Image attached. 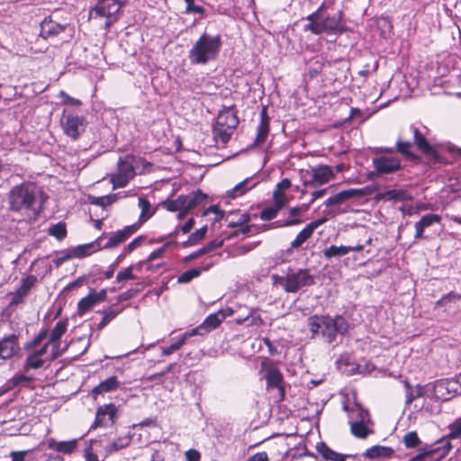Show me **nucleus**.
Instances as JSON below:
<instances>
[{
  "label": "nucleus",
  "instance_id": "obj_17",
  "mask_svg": "<svg viewBox=\"0 0 461 461\" xmlns=\"http://www.w3.org/2000/svg\"><path fill=\"white\" fill-rule=\"evenodd\" d=\"M107 293L106 290L102 289L98 292L91 290L89 294L83 297L77 303V313L84 315L94 306L106 300Z\"/></svg>",
  "mask_w": 461,
  "mask_h": 461
},
{
  "label": "nucleus",
  "instance_id": "obj_14",
  "mask_svg": "<svg viewBox=\"0 0 461 461\" xmlns=\"http://www.w3.org/2000/svg\"><path fill=\"white\" fill-rule=\"evenodd\" d=\"M122 5L118 0H99L95 7L97 15L106 17L105 26L109 27L118 19Z\"/></svg>",
  "mask_w": 461,
  "mask_h": 461
},
{
  "label": "nucleus",
  "instance_id": "obj_2",
  "mask_svg": "<svg viewBox=\"0 0 461 461\" xmlns=\"http://www.w3.org/2000/svg\"><path fill=\"white\" fill-rule=\"evenodd\" d=\"M222 46L219 34L203 32L192 45L188 59L192 65H206L218 59Z\"/></svg>",
  "mask_w": 461,
  "mask_h": 461
},
{
  "label": "nucleus",
  "instance_id": "obj_34",
  "mask_svg": "<svg viewBox=\"0 0 461 461\" xmlns=\"http://www.w3.org/2000/svg\"><path fill=\"white\" fill-rule=\"evenodd\" d=\"M359 194L360 191L357 189L343 190L326 199L324 202V205H326L327 207L339 205L345 203L346 201L357 196Z\"/></svg>",
  "mask_w": 461,
  "mask_h": 461
},
{
  "label": "nucleus",
  "instance_id": "obj_22",
  "mask_svg": "<svg viewBox=\"0 0 461 461\" xmlns=\"http://www.w3.org/2000/svg\"><path fill=\"white\" fill-rule=\"evenodd\" d=\"M326 221L325 218L318 219L308 223L295 237V239L291 242L290 248L292 249L300 248L306 240H308L314 230L322 225Z\"/></svg>",
  "mask_w": 461,
  "mask_h": 461
},
{
  "label": "nucleus",
  "instance_id": "obj_28",
  "mask_svg": "<svg viewBox=\"0 0 461 461\" xmlns=\"http://www.w3.org/2000/svg\"><path fill=\"white\" fill-rule=\"evenodd\" d=\"M317 452L325 459L326 461H346L348 459L357 458V456L351 455H343L338 453L329 447L324 442L318 443L316 446Z\"/></svg>",
  "mask_w": 461,
  "mask_h": 461
},
{
  "label": "nucleus",
  "instance_id": "obj_39",
  "mask_svg": "<svg viewBox=\"0 0 461 461\" xmlns=\"http://www.w3.org/2000/svg\"><path fill=\"white\" fill-rule=\"evenodd\" d=\"M413 130V138L414 142L421 152H423L426 155H431L433 154L434 150L432 147L429 145L428 140H426L424 133L420 131L419 129L412 127Z\"/></svg>",
  "mask_w": 461,
  "mask_h": 461
},
{
  "label": "nucleus",
  "instance_id": "obj_56",
  "mask_svg": "<svg viewBox=\"0 0 461 461\" xmlns=\"http://www.w3.org/2000/svg\"><path fill=\"white\" fill-rule=\"evenodd\" d=\"M387 195L390 199L401 202L407 201L411 198V195L404 190H391L387 192Z\"/></svg>",
  "mask_w": 461,
  "mask_h": 461
},
{
  "label": "nucleus",
  "instance_id": "obj_50",
  "mask_svg": "<svg viewBox=\"0 0 461 461\" xmlns=\"http://www.w3.org/2000/svg\"><path fill=\"white\" fill-rule=\"evenodd\" d=\"M88 201L91 204L106 207L116 201V194L104 196H89Z\"/></svg>",
  "mask_w": 461,
  "mask_h": 461
},
{
  "label": "nucleus",
  "instance_id": "obj_36",
  "mask_svg": "<svg viewBox=\"0 0 461 461\" xmlns=\"http://www.w3.org/2000/svg\"><path fill=\"white\" fill-rule=\"evenodd\" d=\"M350 429L352 434L359 438H366L370 433L373 432L371 426L372 421H351Z\"/></svg>",
  "mask_w": 461,
  "mask_h": 461
},
{
  "label": "nucleus",
  "instance_id": "obj_10",
  "mask_svg": "<svg viewBox=\"0 0 461 461\" xmlns=\"http://www.w3.org/2000/svg\"><path fill=\"white\" fill-rule=\"evenodd\" d=\"M448 430V433L445 437L437 441L434 447H430L431 452L438 453L436 461H440L448 454L452 448L449 443L450 439H456L461 437V418L449 424Z\"/></svg>",
  "mask_w": 461,
  "mask_h": 461
},
{
  "label": "nucleus",
  "instance_id": "obj_5",
  "mask_svg": "<svg viewBox=\"0 0 461 461\" xmlns=\"http://www.w3.org/2000/svg\"><path fill=\"white\" fill-rule=\"evenodd\" d=\"M207 195L201 190L180 194L175 199H167L162 207L171 212H177L178 220L184 219L192 210L206 202Z\"/></svg>",
  "mask_w": 461,
  "mask_h": 461
},
{
  "label": "nucleus",
  "instance_id": "obj_52",
  "mask_svg": "<svg viewBox=\"0 0 461 461\" xmlns=\"http://www.w3.org/2000/svg\"><path fill=\"white\" fill-rule=\"evenodd\" d=\"M121 312V309L115 305L110 306L104 311V317L99 322L98 327H105L113 319H114Z\"/></svg>",
  "mask_w": 461,
  "mask_h": 461
},
{
  "label": "nucleus",
  "instance_id": "obj_51",
  "mask_svg": "<svg viewBox=\"0 0 461 461\" xmlns=\"http://www.w3.org/2000/svg\"><path fill=\"white\" fill-rule=\"evenodd\" d=\"M49 234L55 237L58 240H62L67 236L66 223L59 221L49 228Z\"/></svg>",
  "mask_w": 461,
  "mask_h": 461
},
{
  "label": "nucleus",
  "instance_id": "obj_42",
  "mask_svg": "<svg viewBox=\"0 0 461 461\" xmlns=\"http://www.w3.org/2000/svg\"><path fill=\"white\" fill-rule=\"evenodd\" d=\"M393 454L391 447L383 446H373L363 453V457L375 459L381 456H390Z\"/></svg>",
  "mask_w": 461,
  "mask_h": 461
},
{
  "label": "nucleus",
  "instance_id": "obj_9",
  "mask_svg": "<svg viewBox=\"0 0 461 461\" xmlns=\"http://www.w3.org/2000/svg\"><path fill=\"white\" fill-rule=\"evenodd\" d=\"M374 170L369 173L371 177L394 173L402 168V161L394 155L375 156L372 160Z\"/></svg>",
  "mask_w": 461,
  "mask_h": 461
},
{
  "label": "nucleus",
  "instance_id": "obj_31",
  "mask_svg": "<svg viewBox=\"0 0 461 461\" xmlns=\"http://www.w3.org/2000/svg\"><path fill=\"white\" fill-rule=\"evenodd\" d=\"M121 386V382L117 379L115 375H112L107 379L100 382L96 386H95L91 393L93 396H96L99 394H103L105 393H110L116 391Z\"/></svg>",
  "mask_w": 461,
  "mask_h": 461
},
{
  "label": "nucleus",
  "instance_id": "obj_53",
  "mask_svg": "<svg viewBox=\"0 0 461 461\" xmlns=\"http://www.w3.org/2000/svg\"><path fill=\"white\" fill-rule=\"evenodd\" d=\"M49 330L42 329L34 338L33 339L28 343L25 347L26 350H30L31 348H37L40 346L42 341L48 337Z\"/></svg>",
  "mask_w": 461,
  "mask_h": 461
},
{
  "label": "nucleus",
  "instance_id": "obj_25",
  "mask_svg": "<svg viewBox=\"0 0 461 461\" xmlns=\"http://www.w3.org/2000/svg\"><path fill=\"white\" fill-rule=\"evenodd\" d=\"M270 118L267 115V108L264 107L260 112V122L257 127V135L254 145L260 147L267 141L269 133Z\"/></svg>",
  "mask_w": 461,
  "mask_h": 461
},
{
  "label": "nucleus",
  "instance_id": "obj_11",
  "mask_svg": "<svg viewBox=\"0 0 461 461\" xmlns=\"http://www.w3.org/2000/svg\"><path fill=\"white\" fill-rule=\"evenodd\" d=\"M434 394L444 402L461 394V373L453 378L438 381L434 386Z\"/></svg>",
  "mask_w": 461,
  "mask_h": 461
},
{
  "label": "nucleus",
  "instance_id": "obj_6",
  "mask_svg": "<svg viewBox=\"0 0 461 461\" xmlns=\"http://www.w3.org/2000/svg\"><path fill=\"white\" fill-rule=\"evenodd\" d=\"M239 124V119L233 106L222 109L213 125V135L216 140L225 144L230 139Z\"/></svg>",
  "mask_w": 461,
  "mask_h": 461
},
{
  "label": "nucleus",
  "instance_id": "obj_37",
  "mask_svg": "<svg viewBox=\"0 0 461 461\" xmlns=\"http://www.w3.org/2000/svg\"><path fill=\"white\" fill-rule=\"evenodd\" d=\"M30 350L45 361H51L59 355V349H54L49 341H46L40 348H33Z\"/></svg>",
  "mask_w": 461,
  "mask_h": 461
},
{
  "label": "nucleus",
  "instance_id": "obj_30",
  "mask_svg": "<svg viewBox=\"0 0 461 461\" xmlns=\"http://www.w3.org/2000/svg\"><path fill=\"white\" fill-rule=\"evenodd\" d=\"M309 208V204H303L301 206H294L289 209V215L292 217V219L285 220L284 221H277L275 222V224L277 227H289V226H295L299 225L303 222V220L301 219V214L303 212L307 211Z\"/></svg>",
  "mask_w": 461,
  "mask_h": 461
},
{
  "label": "nucleus",
  "instance_id": "obj_38",
  "mask_svg": "<svg viewBox=\"0 0 461 461\" xmlns=\"http://www.w3.org/2000/svg\"><path fill=\"white\" fill-rule=\"evenodd\" d=\"M138 206L140 209L139 217V222L140 224L146 222L156 212V209L151 206L150 203L145 197H139Z\"/></svg>",
  "mask_w": 461,
  "mask_h": 461
},
{
  "label": "nucleus",
  "instance_id": "obj_46",
  "mask_svg": "<svg viewBox=\"0 0 461 461\" xmlns=\"http://www.w3.org/2000/svg\"><path fill=\"white\" fill-rule=\"evenodd\" d=\"M406 389V404L410 405L415 399L420 398L423 395V388L420 384L415 387H411L408 381L403 382Z\"/></svg>",
  "mask_w": 461,
  "mask_h": 461
},
{
  "label": "nucleus",
  "instance_id": "obj_26",
  "mask_svg": "<svg viewBox=\"0 0 461 461\" xmlns=\"http://www.w3.org/2000/svg\"><path fill=\"white\" fill-rule=\"evenodd\" d=\"M78 441L79 438H74L68 441H58L50 438L46 440V445L50 450H54L64 455H70L77 449Z\"/></svg>",
  "mask_w": 461,
  "mask_h": 461
},
{
  "label": "nucleus",
  "instance_id": "obj_29",
  "mask_svg": "<svg viewBox=\"0 0 461 461\" xmlns=\"http://www.w3.org/2000/svg\"><path fill=\"white\" fill-rule=\"evenodd\" d=\"M137 229L138 227L135 224H133L126 226L122 230H119L112 233L108 241L104 244V247L110 248L125 241L130 236H131L137 230Z\"/></svg>",
  "mask_w": 461,
  "mask_h": 461
},
{
  "label": "nucleus",
  "instance_id": "obj_20",
  "mask_svg": "<svg viewBox=\"0 0 461 461\" xmlns=\"http://www.w3.org/2000/svg\"><path fill=\"white\" fill-rule=\"evenodd\" d=\"M441 216L435 213H427L414 223V242L428 239V236L424 235L426 229L431 227L434 224L440 223Z\"/></svg>",
  "mask_w": 461,
  "mask_h": 461
},
{
  "label": "nucleus",
  "instance_id": "obj_32",
  "mask_svg": "<svg viewBox=\"0 0 461 461\" xmlns=\"http://www.w3.org/2000/svg\"><path fill=\"white\" fill-rule=\"evenodd\" d=\"M36 281V277L34 276H28L25 278H23L20 286L14 292L12 303H19L23 301V299L29 294L32 287L34 285Z\"/></svg>",
  "mask_w": 461,
  "mask_h": 461
},
{
  "label": "nucleus",
  "instance_id": "obj_1",
  "mask_svg": "<svg viewBox=\"0 0 461 461\" xmlns=\"http://www.w3.org/2000/svg\"><path fill=\"white\" fill-rule=\"evenodd\" d=\"M43 203L42 192L31 182L15 185L9 193L10 209L20 212L31 219H35L40 214Z\"/></svg>",
  "mask_w": 461,
  "mask_h": 461
},
{
  "label": "nucleus",
  "instance_id": "obj_40",
  "mask_svg": "<svg viewBox=\"0 0 461 461\" xmlns=\"http://www.w3.org/2000/svg\"><path fill=\"white\" fill-rule=\"evenodd\" d=\"M131 442V436L130 433L119 436L105 447V451L109 454L119 451L128 447Z\"/></svg>",
  "mask_w": 461,
  "mask_h": 461
},
{
  "label": "nucleus",
  "instance_id": "obj_60",
  "mask_svg": "<svg viewBox=\"0 0 461 461\" xmlns=\"http://www.w3.org/2000/svg\"><path fill=\"white\" fill-rule=\"evenodd\" d=\"M186 3V12L194 13L197 14H203L204 13V8L202 5H196L194 3V0H185Z\"/></svg>",
  "mask_w": 461,
  "mask_h": 461
},
{
  "label": "nucleus",
  "instance_id": "obj_16",
  "mask_svg": "<svg viewBox=\"0 0 461 461\" xmlns=\"http://www.w3.org/2000/svg\"><path fill=\"white\" fill-rule=\"evenodd\" d=\"M117 408L113 403L104 404L100 406L95 414V420L91 429H95L98 426L101 427H109L112 426L116 418Z\"/></svg>",
  "mask_w": 461,
  "mask_h": 461
},
{
  "label": "nucleus",
  "instance_id": "obj_49",
  "mask_svg": "<svg viewBox=\"0 0 461 461\" xmlns=\"http://www.w3.org/2000/svg\"><path fill=\"white\" fill-rule=\"evenodd\" d=\"M95 245L94 243L80 245L76 248L70 249L71 256L73 258H82L89 256L95 250Z\"/></svg>",
  "mask_w": 461,
  "mask_h": 461
},
{
  "label": "nucleus",
  "instance_id": "obj_62",
  "mask_svg": "<svg viewBox=\"0 0 461 461\" xmlns=\"http://www.w3.org/2000/svg\"><path fill=\"white\" fill-rule=\"evenodd\" d=\"M85 461H101L99 456L94 452L92 446H88L84 450Z\"/></svg>",
  "mask_w": 461,
  "mask_h": 461
},
{
  "label": "nucleus",
  "instance_id": "obj_33",
  "mask_svg": "<svg viewBox=\"0 0 461 461\" xmlns=\"http://www.w3.org/2000/svg\"><path fill=\"white\" fill-rule=\"evenodd\" d=\"M68 325V320H60L55 324L50 332H49L48 341L53 346L54 349L59 348V339L66 333Z\"/></svg>",
  "mask_w": 461,
  "mask_h": 461
},
{
  "label": "nucleus",
  "instance_id": "obj_27",
  "mask_svg": "<svg viewBox=\"0 0 461 461\" xmlns=\"http://www.w3.org/2000/svg\"><path fill=\"white\" fill-rule=\"evenodd\" d=\"M343 409L348 412L349 424L351 421H370L368 411L357 402H354L352 405L344 404Z\"/></svg>",
  "mask_w": 461,
  "mask_h": 461
},
{
  "label": "nucleus",
  "instance_id": "obj_54",
  "mask_svg": "<svg viewBox=\"0 0 461 461\" xmlns=\"http://www.w3.org/2000/svg\"><path fill=\"white\" fill-rule=\"evenodd\" d=\"M207 231V227L203 226L198 230H196L194 232H193L187 241L185 242L187 245H194L198 243L201 240H203L205 237Z\"/></svg>",
  "mask_w": 461,
  "mask_h": 461
},
{
  "label": "nucleus",
  "instance_id": "obj_12",
  "mask_svg": "<svg viewBox=\"0 0 461 461\" xmlns=\"http://www.w3.org/2000/svg\"><path fill=\"white\" fill-rule=\"evenodd\" d=\"M135 176L131 158H121L118 162V171L112 176L113 188H121L127 185Z\"/></svg>",
  "mask_w": 461,
  "mask_h": 461
},
{
  "label": "nucleus",
  "instance_id": "obj_59",
  "mask_svg": "<svg viewBox=\"0 0 461 461\" xmlns=\"http://www.w3.org/2000/svg\"><path fill=\"white\" fill-rule=\"evenodd\" d=\"M12 380L14 385H27L32 381V377L23 374H17L13 377Z\"/></svg>",
  "mask_w": 461,
  "mask_h": 461
},
{
  "label": "nucleus",
  "instance_id": "obj_64",
  "mask_svg": "<svg viewBox=\"0 0 461 461\" xmlns=\"http://www.w3.org/2000/svg\"><path fill=\"white\" fill-rule=\"evenodd\" d=\"M185 456L186 461H200L201 459L200 452L194 448L188 449Z\"/></svg>",
  "mask_w": 461,
  "mask_h": 461
},
{
  "label": "nucleus",
  "instance_id": "obj_35",
  "mask_svg": "<svg viewBox=\"0 0 461 461\" xmlns=\"http://www.w3.org/2000/svg\"><path fill=\"white\" fill-rule=\"evenodd\" d=\"M258 184V181L255 180L253 177H247L237 184L232 189L229 190L227 195L230 198L240 197L254 188Z\"/></svg>",
  "mask_w": 461,
  "mask_h": 461
},
{
  "label": "nucleus",
  "instance_id": "obj_44",
  "mask_svg": "<svg viewBox=\"0 0 461 461\" xmlns=\"http://www.w3.org/2000/svg\"><path fill=\"white\" fill-rule=\"evenodd\" d=\"M145 264V262H140L135 265H131L123 270L120 271L117 274L116 280L119 283L125 282L128 280H134L137 278V276L134 275L135 271H140L142 265Z\"/></svg>",
  "mask_w": 461,
  "mask_h": 461
},
{
  "label": "nucleus",
  "instance_id": "obj_45",
  "mask_svg": "<svg viewBox=\"0 0 461 461\" xmlns=\"http://www.w3.org/2000/svg\"><path fill=\"white\" fill-rule=\"evenodd\" d=\"M27 351H28V355L26 357L24 366H23L26 371L31 370V369H39V368L42 367L43 365L47 362L41 357L34 354L32 351H31V350H27Z\"/></svg>",
  "mask_w": 461,
  "mask_h": 461
},
{
  "label": "nucleus",
  "instance_id": "obj_23",
  "mask_svg": "<svg viewBox=\"0 0 461 461\" xmlns=\"http://www.w3.org/2000/svg\"><path fill=\"white\" fill-rule=\"evenodd\" d=\"M312 181L310 185H324L335 178L333 168L328 165H320L311 170Z\"/></svg>",
  "mask_w": 461,
  "mask_h": 461
},
{
  "label": "nucleus",
  "instance_id": "obj_55",
  "mask_svg": "<svg viewBox=\"0 0 461 461\" xmlns=\"http://www.w3.org/2000/svg\"><path fill=\"white\" fill-rule=\"evenodd\" d=\"M403 443L409 448L417 447L420 444L418 434L415 431L408 432L403 437Z\"/></svg>",
  "mask_w": 461,
  "mask_h": 461
},
{
  "label": "nucleus",
  "instance_id": "obj_57",
  "mask_svg": "<svg viewBox=\"0 0 461 461\" xmlns=\"http://www.w3.org/2000/svg\"><path fill=\"white\" fill-rule=\"evenodd\" d=\"M174 244V242L172 241H168V242H166L163 246H161L160 248L155 249L154 251H152L148 258H147V262L146 263H149V262H151L157 258H159L162 257V255L165 253L167 248L170 245Z\"/></svg>",
  "mask_w": 461,
  "mask_h": 461
},
{
  "label": "nucleus",
  "instance_id": "obj_43",
  "mask_svg": "<svg viewBox=\"0 0 461 461\" xmlns=\"http://www.w3.org/2000/svg\"><path fill=\"white\" fill-rule=\"evenodd\" d=\"M191 337H192V335L189 332V330L183 333L170 346H168L167 348H162L161 355L163 357H166V356H169V355L175 353L176 351L179 350L185 344L186 340Z\"/></svg>",
  "mask_w": 461,
  "mask_h": 461
},
{
  "label": "nucleus",
  "instance_id": "obj_15",
  "mask_svg": "<svg viewBox=\"0 0 461 461\" xmlns=\"http://www.w3.org/2000/svg\"><path fill=\"white\" fill-rule=\"evenodd\" d=\"M267 385L269 391H276L274 395L276 402H281L285 398V384L283 375L279 370L270 368L266 375Z\"/></svg>",
  "mask_w": 461,
  "mask_h": 461
},
{
  "label": "nucleus",
  "instance_id": "obj_58",
  "mask_svg": "<svg viewBox=\"0 0 461 461\" xmlns=\"http://www.w3.org/2000/svg\"><path fill=\"white\" fill-rule=\"evenodd\" d=\"M59 96L62 99V103L65 104H70L73 106H79L82 104V102L79 99H77V98H74V97L68 95L64 91H60Z\"/></svg>",
  "mask_w": 461,
  "mask_h": 461
},
{
  "label": "nucleus",
  "instance_id": "obj_3",
  "mask_svg": "<svg viewBox=\"0 0 461 461\" xmlns=\"http://www.w3.org/2000/svg\"><path fill=\"white\" fill-rule=\"evenodd\" d=\"M308 325L313 336L321 335L328 343L333 342L337 334H345L349 327L341 315L335 318L314 315L308 319Z\"/></svg>",
  "mask_w": 461,
  "mask_h": 461
},
{
  "label": "nucleus",
  "instance_id": "obj_24",
  "mask_svg": "<svg viewBox=\"0 0 461 461\" xmlns=\"http://www.w3.org/2000/svg\"><path fill=\"white\" fill-rule=\"evenodd\" d=\"M40 36L45 40L54 38L66 30L67 24H61L50 18H45L41 23Z\"/></svg>",
  "mask_w": 461,
  "mask_h": 461
},
{
  "label": "nucleus",
  "instance_id": "obj_4",
  "mask_svg": "<svg viewBox=\"0 0 461 461\" xmlns=\"http://www.w3.org/2000/svg\"><path fill=\"white\" fill-rule=\"evenodd\" d=\"M321 9L322 5L306 17L309 23L304 25V31H310L317 35L321 33L338 35L344 32L346 25L342 20V13L338 12L324 17L321 13Z\"/></svg>",
  "mask_w": 461,
  "mask_h": 461
},
{
  "label": "nucleus",
  "instance_id": "obj_21",
  "mask_svg": "<svg viewBox=\"0 0 461 461\" xmlns=\"http://www.w3.org/2000/svg\"><path fill=\"white\" fill-rule=\"evenodd\" d=\"M274 203L271 205L266 206L260 212V219L262 221H270L275 219L280 210H282L287 203L285 194H280L278 192L273 193Z\"/></svg>",
  "mask_w": 461,
  "mask_h": 461
},
{
  "label": "nucleus",
  "instance_id": "obj_61",
  "mask_svg": "<svg viewBox=\"0 0 461 461\" xmlns=\"http://www.w3.org/2000/svg\"><path fill=\"white\" fill-rule=\"evenodd\" d=\"M291 187V181L288 178L282 179L277 183L276 189L273 193L278 192L280 194H285L284 191Z\"/></svg>",
  "mask_w": 461,
  "mask_h": 461
},
{
  "label": "nucleus",
  "instance_id": "obj_7",
  "mask_svg": "<svg viewBox=\"0 0 461 461\" xmlns=\"http://www.w3.org/2000/svg\"><path fill=\"white\" fill-rule=\"evenodd\" d=\"M278 284L284 287L285 292L296 293L303 287L312 285L314 284V277L308 269H298L295 272L288 273L285 276L280 277Z\"/></svg>",
  "mask_w": 461,
  "mask_h": 461
},
{
  "label": "nucleus",
  "instance_id": "obj_18",
  "mask_svg": "<svg viewBox=\"0 0 461 461\" xmlns=\"http://www.w3.org/2000/svg\"><path fill=\"white\" fill-rule=\"evenodd\" d=\"M20 351L18 337L9 334L0 339V363L12 358Z\"/></svg>",
  "mask_w": 461,
  "mask_h": 461
},
{
  "label": "nucleus",
  "instance_id": "obj_48",
  "mask_svg": "<svg viewBox=\"0 0 461 461\" xmlns=\"http://www.w3.org/2000/svg\"><path fill=\"white\" fill-rule=\"evenodd\" d=\"M236 322L238 324H244L248 322V326L259 327L263 324V319L257 311L250 309L244 319H236Z\"/></svg>",
  "mask_w": 461,
  "mask_h": 461
},
{
  "label": "nucleus",
  "instance_id": "obj_13",
  "mask_svg": "<svg viewBox=\"0 0 461 461\" xmlns=\"http://www.w3.org/2000/svg\"><path fill=\"white\" fill-rule=\"evenodd\" d=\"M209 213H214V221L224 220L228 227L241 226L249 221V216L246 213L229 212L226 214L224 211L220 210L216 205L207 208L203 215L207 216Z\"/></svg>",
  "mask_w": 461,
  "mask_h": 461
},
{
  "label": "nucleus",
  "instance_id": "obj_47",
  "mask_svg": "<svg viewBox=\"0 0 461 461\" xmlns=\"http://www.w3.org/2000/svg\"><path fill=\"white\" fill-rule=\"evenodd\" d=\"M322 253H323V257L326 259H331L333 258H340L342 256L348 254V249H347V246H343V245H341V246L331 245V246L324 249Z\"/></svg>",
  "mask_w": 461,
  "mask_h": 461
},
{
  "label": "nucleus",
  "instance_id": "obj_19",
  "mask_svg": "<svg viewBox=\"0 0 461 461\" xmlns=\"http://www.w3.org/2000/svg\"><path fill=\"white\" fill-rule=\"evenodd\" d=\"M223 321L224 316L221 312L211 313L199 326L190 330L189 332L192 337L203 336L216 329Z\"/></svg>",
  "mask_w": 461,
  "mask_h": 461
},
{
  "label": "nucleus",
  "instance_id": "obj_63",
  "mask_svg": "<svg viewBox=\"0 0 461 461\" xmlns=\"http://www.w3.org/2000/svg\"><path fill=\"white\" fill-rule=\"evenodd\" d=\"M30 452V450L12 451L10 453V457L12 458V461H25V456Z\"/></svg>",
  "mask_w": 461,
  "mask_h": 461
},
{
  "label": "nucleus",
  "instance_id": "obj_41",
  "mask_svg": "<svg viewBox=\"0 0 461 461\" xmlns=\"http://www.w3.org/2000/svg\"><path fill=\"white\" fill-rule=\"evenodd\" d=\"M212 264H209L205 267H194L189 270L185 271L177 277V283L179 284H188L193 279L198 277L203 271H207L211 267Z\"/></svg>",
  "mask_w": 461,
  "mask_h": 461
},
{
  "label": "nucleus",
  "instance_id": "obj_8",
  "mask_svg": "<svg viewBox=\"0 0 461 461\" xmlns=\"http://www.w3.org/2000/svg\"><path fill=\"white\" fill-rule=\"evenodd\" d=\"M60 124L64 133L72 140H77L86 131L87 121L83 115L64 110Z\"/></svg>",
  "mask_w": 461,
  "mask_h": 461
}]
</instances>
